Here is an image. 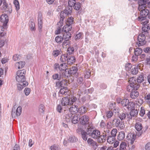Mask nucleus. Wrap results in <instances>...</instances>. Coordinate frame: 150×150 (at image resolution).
I'll use <instances>...</instances> for the list:
<instances>
[{
  "label": "nucleus",
  "instance_id": "nucleus-1",
  "mask_svg": "<svg viewBox=\"0 0 150 150\" xmlns=\"http://www.w3.org/2000/svg\"><path fill=\"white\" fill-rule=\"evenodd\" d=\"M0 21L3 23V26H0V38L6 35V33H3L4 29L7 28V25L8 21V16L6 14H3L1 16Z\"/></svg>",
  "mask_w": 150,
  "mask_h": 150
},
{
  "label": "nucleus",
  "instance_id": "nucleus-2",
  "mask_svg": "<svg viewBox=\"0 0 150 150\" xmlns=\"http://www.w3.org/2000/svg\"><path fill=\"white\" fill-rule=\"evenodd\" d=\"M140 11V16L138 17L139 20L142 21L147 18L150 19V11L145 8L143 7V8L139 10Z\"/></svg>",
  "mask_w": 150,
  "mask_h": 150
},
{
  "label": "nucleus",
  "instance_id": "nucleus-3",
  "mask_svg": "<svg viewBox=\"0 0 150 150\" xmlns=\"http://www.w3.org/2000/svg\"><path fill=\"white\" fill-rule=\"evenodd\" d=\"M26 71L24 69L18 70L16 72V81L18 82L24 83L25 81V75Z\"/></svg>",
  "mask_w": 150,
  "mask_h": 150
},
{
  "label": "nucleus",
  "instance_id": "nucleus-4",
  "mask_svg": "<svg viewBox=\"0 0 150 150\" xmlns=\"http://www.w3.org/2000/svg\"><path fill=\"white\" fill-rule=\"evenodd\" d=\"M22 110V108L21 106H18L16 109L15 106H14L11 112L12 117L15 118L16 116L18 117L20 116Z\"/></svg>",
  "mask_w": 150,
  "mask_h": 150
},
{
  "label": "nucleus",
  "instance_id": "nucleus-5",
  "mask_svg": "<svg viewBox=\"0 0 150 150\" xmlns=\"http://www.w3.org/2000/svg\"><path fill=\"white\" fill-rule=\"evenodd\" d=\"M110 123L113 126L118 127V128L123 129L124 127L123 122L122 121H120V120L118 119H114L112 122H110Z\"/></svg>",
  "mask_w": 150,
  "mask_h": 150
},
{
  "label": "nucleus",
  "instance_id": "nucleus-6",
  "mask_svg": "<svg viewBox=\"0 0 150 150\" xmlns=\"http://www.w3.org/2000/svg\"><path fill=\"white\" fill-rule=\"evenodd\" d=\"M146 35L144 34V33L140 34L137 37V40L139 41L138 43H137L139 46L140 45H143L145 44L146 42L145 41L146 39Z\"/></svg>",
  "mask_w": 150,
  "mask_h": 150
},
{
  "label": "nucleus",
  "instance_id": "nucleus-7",
  "mask_svg": "<svg viewBox=\"0 0 150 150\" xmlns=\"http://www.w3.org/2000/svg\"><path fill=\"white\" fill-rule=\"evenodd\" d=\"M140 85L139 84H134L129 83L127 87V91L129 92H132L135 90H137L139 87Z\"/></svg>",
  "mask_w": 150,
  "mask_h": 150
},
{
  "label": "nucleus",
  "instance_id": "nucleus-8",
  "mask_svg": "<svg viewBox=\"0 0 150 150\" xmlns=\"http://www.w3.org/2000/svg\"><path fill=\"white\" fill-rule=\"evenodd\" d=\"M138 3L139 5L138 7L139 10H140L143 7L145 8L146 6V4H150L148 0H139L138 1Z\"/></svg>",
  "mask_w": 150,
  "mask_h": 150
},
{
  "label": "nucleus",
  "instance_id": "nucleus-9",
  "mask_svg": "<svg viewBox=\"0 0 150 150\" xmlns=\"http://www.w3.org/2000/svg\"><path fill=\"white\" fill-rule=\"evenodd\" d=\"M136 135H137V134L135 135L132 132L128 134V135L127 136L126 139L127 140L129 141L128 142L129 143L131 144L132 145L133 144Z\"/></svg>",
  "mask_w": 150,
  "mask_h": 150
},
{
  "label": "nucleus",
  "instance_id": "nucleus-10",
  "mask_svg": "<svg viewBox=\"0 0 150 150\" xmlns=\"http://www.w3.org/2000/svg\"><path fill=\"white\" fill-rule=\"evenodd\" d=\"M78 69L76 67H73L70 68L69 72L70 76H74L77 78L78 76V73L77 72Z\"/></svg>",
  "mask_w": 150,
  "mask_h": 150
},
{
  "label": "nucleus",
  "instance_id": "nucleus-11",
  "mask_svg": "<svg viewBox=\"0 0 150 150\" xmlns=\"http://www.w3.org/2000/svg\"><path fill=\"white\" fill-rule=\"evenodd\" d=\"M80 123L82 125H86L88 124L89 121V117L88 116L84 115L80 118Z\"/></svg>",
  "mask_w": 150,
  "mask_h": 150
},
{
  "label": "nucleus",
  "instance_id": "nucleus-12",
  "mask_svg": "<svg viewBox=\"0 0 150 150\" xmlns=\"http://www.w3.org/2000/svg\"><path fill=\"white\" fill-rule=\"evenodd\" d=\"M135 127L136 129L138 131V132H137V135L138 137L140 136L142 132L141 130L142 128V124L139 122H137L135 126Z\"/></svg>",
  "mask_w": 150,
  "mask_h": 150
},
{
  "label": "nucleus",
  "instance_id": "nucleus-13",
  "mask_svg": "<svg viewBox=\"0 0 150 150\" xmlns=\"http://www.w3.org/2000/svg\"><path fill=\"white\" fill-rule=\"evenodd\" d=\"M3 8L5 10L6 12L7 13H11L12 10L11 6H8L6 2V0H3Z\"/></svg>",
  "mask_w": 150,
  "mask_h": 150
},
{
  "label": "nucleus",
  "instance_id": "nucleus-14",
  "mask_svg": "<svg viewBox=\"0 0 150 150\" xmlns=\"http://www.w3.org/2000/svg\"><path fill=\"white\" fill-rule=\"evenodd\" d=\"M78 105L74 104V105H73L70 107L69 109V111L71 114H75L78 112L79 109Z\"/></svg>",
  "mask_w": 150,
  "mask_h": 150
},
{
  "label": "nucleus",
  "instance_id": "nucleus-15",
  "mask_svg": "<svg viewBox=\"0 0 150 150\" xmlns=\"http://www.w3.org/2000/svg\"><path fill=\"white\" fill-rule=\"evenodd\" d=\"M64 67L62 71H60L59 73L62 75V78L64 77L65 78H69L70 77V75L69 72V69H65Z\"/></svg>",
  "mask_w": 150,
  "mask_h": 150
},
{
  "label": "nucleus",
  "instance_id": "nucleus-16",
  "mask_svg": "<svg viewBox=\"0 0 150 150\" xmlns=\"http://www.w3.org/2000/svg\"><path fill=\"white\" fill-rule=\"evenodd\" d=\"M149 23V21H147L144 22V24L145 25L144 27H142V33H144V34L146 35H147V34H148V31L150 29V27L147 25H146V24Z\"/></svg>",
  "mask_w": 150,
  "mask_h": 150
},
{
  "label": "nucleus",
  "instance_id": "nucleus-17",
  "mask_svg": "<svg viewBox=\"0 0 150 150\" xmlns=\"http://www.w3.org/2000/svg\"><path fill=\"white\" fill-rule=\"evenodd\" d=\"M69 104L70 105H73L74 104L76 105H79L80 102L79 101L77 100L76 98L74 96H71V97L69 98Z\"/></svg>",
  "mask_w": 150,
  "mask_h": 150
},
{
  "label": "nucleus",
  "instance_id": "nucleus-18",
  "mask_svg": "<svg viewBox=\"0 0 150 150\" xmlns=\"http://www.w3.org/2000/svg\"><path fill=\"white\" fill-rule=\"evenodd\" d=\"M67 82V81L65 79L62 80L60 81H58L56 83V86L59 88L64 87Z\"/></svg>",
  "mask_w": 150,
  "mask_h": 150
},
{
  "label": "nucleus",
  "instance_id": "nucleus-19",
  "mask_svg": "<svg viewBox=\"0 0 150 150\" xmlns=\"http://www.w3.org/2000/svg\"><path fill=\"white\" fill-rule=\"evenodd\" d=\"M42 18L41 14H39L38 19V29L40 32L42 31Z\"/></svg>",
  "mask_w": 150,
  "mask_h": 150
},
{
  "label": "nucleus",
  "instance_id": "nucleus-20",
  "mask_svg": "<svg viewBox=\"0 0 150 150\" xmlns=\"http://www.w3.org/2000/svg\"><path fill=\"white\" fill-rule=\"evenodd\" d=\"M61 103L62 106H66L70 105L69 98L68 97L63 98L61 100Z\"/></svg>",
  "mask_w": 150,
  "mask_h": 150
},
{
  "label": "nucleus",
  "instance_id": "nucleus-21",
  "mask_svg": "<svg viewBox=\"0 0 150 150\" xmlns=\"http://www.w3.org/2000/svg\"><path fill=\"white\" fill-rule=\"evenodd\" d=\"M100 134V132L99 130H95L92 131L90 136L94 139H97Z\"/></svg>",
  "mask_w": 150,
  "mask_h": 150
},
{
  "label": "nucleus",
  "instance_id": "nucleus-22",
  "mask_svg": "<svg viewBox=\"0 0 150 150\" xmlns=\"http://www.w3.org/2000/svg\"><path fill=\"white\" fill-rule=\"evenodd\" d=\"M28 83L27 81L24 82V83H18L17 86L18 90L19 91L22 90L23 88L28 85Z\"/></svg>",
  "mask_w": 150,
  "mask_h": 150
},
{
  "label": "nucleus",
  "instance_id": "nucleus-23",
  "mask_svg": "<svg viewBox=\"0 0 150 150\" xmlns=\"http://www.w3.org/2000/svg\"><path fill=\"white\" fill-rule=\"evenodd\" d=\"M79 111H78V112L81 115H83L88 110V108H87L83 105H81L79 107Z\"/></svg>",
  "mask_w": 150,
  "mask_h": 150
},
{
  "label": "nucleus",
  "instance_id": "nucleus-24",
  "mask_svg": "<svg viewBox=\"0 0 150 150\" xmlns=\"http://www.w3.org/2000/svg\"><path fill=\"white\" fill-rule=\"evenodd\" d=\"M129 112L130 116L129 117V119H132V117H136L138 114V111L137 109H134L131 110Z\"/></svg>",
  "mask_w": 150,
  "mask_h": 150
},
{
  "label": "nucleus",
  "instance_id": "nucleus-25",
  "mask_svg": "<svg viewBox=\"0 0 150 150\" xmlns=\"http://www.w3.org/2000/svg\"><path fill=\"white\" fill-rule=\"evenodd\" d=\"M72 8L68 6L63 11L64 12L65 15H70L72 13Z\"/></svg>",
  "mask_w": 150,
  "mask_h": 150
},
{
  "label": "nucleus",
  "instance_id": "nucleus-26",
  "mask_svg": "<svg viewBox=\"0 0 150 150\" xmlns=\"http://www.w3.org/2000/svg\"><path fill=\"white\" fill-rule=\"evenodd\" d=\"M75 58L72 55L68 56L67 61L68 64H71L74 63L75 61Z\"/></svg>",
  "mask_w": 150,
  "mask_h": 150
},
{
  "label": "nucleus",
  "instance_id": "nucleus-27",
  "mask_svg": "<svg viewBox=\"0 0 150 150\" xmlns=\"http://www.w3.org/2000/svg\"><path fill=\"white\" fill-rule=\"evenodd\" d=\"M65 15V13H64V12H63V11H62L61 13L60 16V20L57 23V25H60L61 26H62L63 25V21L64 20V18L65 17V15Z\"/></svg>",
  "mask_w": 150,
  "mask_h": 150
},
{
  "label": "nucleus",
  "instance_id": "nucleus-28",
  "mask_svg": "<svg viewBox=\"0 0 150 150\" xmlns=\"http://www.w3.org/2000/svg\"><path fill=\"white\" fill-rule=\"evenodd\" d=\"M139 93L135 90L134 91H132L130 94V96L132 99L136 98L139 96Z\"/></svg>",
  "mask_w": 150,
  "mask_h": 150
},
{
  "label": "nucleus",
  "instance_id": "nucleus-29",
  "mask_svg": "<svg viewBox=\"0 0 150 150\" xmlns=\"http://www.w3.org/2000/svg\"><path fill=\"white\" fill-rule=\"evenodd\" d=\"M125 137V133L123 131H121L119 132L117 137V139L119 141H122L124 139Z\"/></svg>",
  "mask_w": 150,
  "mask_h": 150
},
{
  "label": "nucleus",
  "instance_id": "nucleus-30",
  "mask_svg": "<svg viewBox=\"0 0 150 150\" xmlns=\"http://www.w3.org/2000/svg\"><path fill=\"white\" fill-rule=\"evenodd\" d=\"M72 29V27L70 25L67 24L64 25L62 28V30L65 32H69Z\"/></svg>",
  "mask_w": 150,
  "mask_h": 150
},
{
  "label": "nucleus",
  "instance_id": "nucleus-31",
  "mask_svg": "<svg viewBox=\"0 0 150 150\" xmlns=\"http://www.w3.org/2000/svg\"><path fill=\"white\" fill-rule=\"evenodd\" d=\"M135 104L132 102H129L126 108L129 110H131L135 108Z\"/></svg>",
  "mask_w": 150,
  "mask_h": 150
},
{
  "label": "nucleus",
  "instance_id": "nucleus-32",
  "mask_svg": "<svg viewBox=\"0 0 150 150\" xmlns=\"http://www.w3.org/2000/svg\"><path fill=\"white\" fill-rule=\"evenodd\" d=\"M52 78L54 80L58 81H60L62 78V75L60 73H59V74L57 73L54 74L52 76Z\"/></svg>",
  "mask_w": 150,
  "mask_h": 150
},
{
  "label": "nucleus",
  "instance_id": "nucleus-33",
  "mask_svg": "<svg viewBox=\"0 0 150 150\" xmlns=\"http://www.w3.org/2000/svg\"><path fill=\"white\" fill-rule=\"evenodd\" d=\"M63 37L64 40H69L71 37V34L69 32H65L63 34Z\"/></svg>",
  "mask_w": 150,
  "mask_h": 150
},
{
  "label": "nucleus",
  "instance_id": "nucleus-34",
  "mask_svg": "<svg viewBox=\"0 0 150 150\" xmlns=\"http://www.w3.org/2000/svg\"><path fill=\"white\" fill-rule=\"evenodd\" d=\"M25 64V62L24 61H21L18 62L16 64V66L17 67L18 69L23 68Z\"/></svg>",
  "mask_w": 150,
  "mask_h": 150
},
{
  "label": "nucleus",
  "instance_id": "nucleus-35",
  "mask_svg": "<svg viewBox=\"0 0 150 150\" xmlns=\"http://www.w3.org/2000/svg\"><path fill=\"white\" fill-rule=\"evenodd\" d=\"M115 137L111 136L110 134H108V137L107 141L109 143H112L115 142Z\"/></svg>",
  "mask_w": 150,
  "mask_h": 150
},
{
  "label": "nucleus",
  "instance_id": "nucleus-36",
  "mask_svg": "<svg viewBox=\"0 0 150 150\" xmlns=\"http://www.w3.org/2000/svg\"><path fill=\"white\" fill-rule=\"evenodd\" d=\"M129 100L127 99H124L121 101V103L123 107H126L128 103H129Z\"/></svg>",
  "mask_w": 150,
  "mask_h": 150
},
{
  "label": "nucleus",
  "instance_id": "nucleus-37",
  "mask_svg": "<svg viewBox=\"0 0 150 150\" xmlns=\"http://www.w3.org/2000/svg\"><path fill=\"white\" fill-rule=\"evenodd\" d=\"M81 89V91L82 93H86L87 94L91 93L94 91V89L93 88L88 89L87 90H85V89H84L83 88L82 89Z\"/></svg>",
  "mask_w": 150,
  "mask_h": 150
},
{
  "label": "nucleus",
  "instance_id": "nucleus-38",
  "mask_svg": "<svg viewBox=\"0 0 150 150\" xmlns=\"http://www.w3.org/2000/svg\"><path fill=\"white\" fill-rule=\"evenodd\" d=\"M118 113L117 116L118 117L121 119V120L125 119L126 117V115L125 113L123 112H117Z\"/></svg>",
  "mask_w": 150,
  "mask_h": 150
},
{
  "label": "nucleus",
  "instance_id": "nucleus-39",
  "mask_svg": "<svg viewBox=\"0 0 150 150\" xmlns=\"http://www.w3.org/2000/svg\"><path fill=\"white\" fill-rule=\"evenodd\" d=\"M54 70L58 71H62L64 67L61 68L60 66L58 63H56L54 65Z\"/></svg>",
  "mask_w": 150,
  "mask_h": 150
},
{
  "label": "nucleus",
  "instance_id": "nucleus-40",
  "mask_svg": "<svg viewBox=\"0 0 150 150\" xmlns=\"http://www.w3.org/2000/svg\"><path fill=\"white\" fill-rule=\"evenodd\" d=\"M142 52V49L139 48H137L135 49L134 52L135 55L137 56L140 55Z\"/></svg>",
  "mask_w": 150,
  "mask_h": 150
},
{
  "label": "nucleus",
  "instance_id": "nucleus-41",
  "mask_svg": "<svg viewBox=\"0 0 150 150\" xmlns=\"http://www.w3.org/2000/svg\"><path fill=\"white\" fill-rule=\"evenodd\" d=\"M63 39V37L58 35L56 37L55 40L57 43L59 44L62 42Z\"/></svg>",
  "mask_w": 150,
  "mask_h": 150
},
{
  "label": "nucleus",
  "instance_id": "nucleus-42",
  "mask_svg": "<svg viewBox=\"0 0 150 150\" xmlns=\"http://www.w3.org/2000/svg\"><path fill=\"white\" fill-rule=\"evenodd\" d=\"M80 120V118H79L77 115H74L72 119V122L74 124H76L78 123L79 120Z\"/></svg>",
  "mask_w": 150,
  "mask_h": 150
},
{
  "label": "nucleus",
  "instance_id": "nucleus-43",
  "mask_svg": "<svg viewBox=\"0 0 150 150\" xmlns=\"http://www.w3.org/2000/svg\"><path fill=\"white\" fill-rule=\"evenodd\" d=\"M144 77L143 75H140L138 77L136 82L138 83V84H139V83H140L144 81Z\"/></svg>",
  "mask_w": 150,
  "mask_h": 150
},
{
  "label": "nucleus",
  "instance_id": "nucleus-44",
  "mask_svg": "<svg viewBox=\"0 0 150 150\" xmlns=\"http://www.w3.org/2000/svg\"><path fill=\"white\" fill-rule=\"evenodd\" d=\"M68 55L67 54L62 55L60 58L61 61L62 62H66L68 58Z\"/></svg>",
  "mask_w": 150,
  "mask_h": 150
},
{
  "label": "nucleus",
  "instance_id": "nucleus-45",
  "mask_svg": "<svg viewBox=\"0 0 150 150\" xmlns=\"http://www.w3.org/2000/svg\"><path fill=\"white\" fill-rule=\"evenodd\" d=\"M29 24L30 27L32 30H35V23L33 21V20L30 19L29 21Z\"/></svg>",
  "mask_w": 150,
  "mask_h": 150
},
{
  "label": "nucleus",
  "instance_id": "nucleus-46",
  "mask_svg": "<svg viewBox=\"0 0 150 150\" xmlns=\"http://www.w3.org/2000/svg\"><path fill=\"white\" fill-rule=\"evenodd\" d=\"M78 139L73 135L71 136L68 139V141L70 142H76Z\"/></svg>",
  "mask_w": 150,
  "mask_h": 150
},
{
  "label": "nucleus",
  "instance_id": "nucleus-47",
  "mask_svg": "<svg viewBox=\"0 0 150 150\" xmlns=\"http://www.w3.org/2000/svg\"><path fill=\"white\" fill-rule=\"evenodd\" d=\"M13 4L16 7V9L18 11L20 9V5L18 1V0H14L13 1Z\"/></svg>",
  "mask_w": 150,
  "mask_h": 150
},
{
  "label": "nucleus",
  "instance_id": "nucleus-48",
  "mask_svg": "<svg viewBox=\"0 0 150 150\" xmlns=\"http://www.w3.org/2000/svg\"><path fill=\"white\" fill-rule=\"evenodd\" d=\"M81 4L80 2H78L76 3L73 6L74 9L76 10H79L81 7Z\"/></svg>",
  "mask_w": 150,
  "mask_h": 150
},
{
  "label": "nucleus",
  "instance_id": "nucleus-49",
  "mask_svg": "<svg viewBox=\"0 0 150 150\" xmlns=\"http://www.w3.org/2000/svg\"><path fill=\"white\" fill-rule=\"evenodd\" d=\"M76 3V0H69L68 6L72 8Z\"/></svg>",
  "mask_w": 150,
  "mask_h": 150
},
{
  "label": "nucleus",
  "instance_id": "nucleus-50",
  "mask_svg": "<svg viewBox=\"0 0 150 150\" xmlns=\"http://www.w3.org/2000/svg\"><path fill=\"white\" fill-rule=\"evenodd\" d=\"M83 78L82 77H80L77 78V84L79 85L83 84Z\"/></svg>",
  "mask_w": 150,
  "mask_h": 150
},
{
  "label": "nucleus",
  "instance_id": "nucleus-51",
  "mask_svg": "<svg viewBox=\"0 0 150 150\" xmlns=\"http://www.w3.org/2000/svg\"><path fill=\"white\" fill-rule=\"evenodd\" d=\"M74 51V47H69L67 51V54L68 55V54H69V55L70 54H71Z\"/></svg>",
  "mask_w": 150,
  "mask_h": 150
},
{
  "label": "nucleus",
  "instance_id": "nucleus-52",
  "mask_svg": "<svg viewBox=\"0 0 150 150\" xmlns=\"http://www.w3.org/2000/svg\"><path fill=\"white\" fill-rule=\"evenodd\" d=\"M74 18L72 17H69L67 19V24L71 25L73 23Z\"/></svg>",
  "mask_w": 150,
  "mask_h": 150
},
{
  "label": "nucleus",
  "instance_id": "nucleus-53",
  "mask_svg": "<svg viewBox=\"0 0 150 150\" xmlns=\"http://www.w3.org/2000/svg\"><path fill=\"white\" fill-rule=\"evenodd\" d=\"M60 51L59 50H54L52 52V55L54 57H57L59 54Z\"/></svg>",
  "mask_w": 150,
  "mask_h": 150
},
{
  "label": "nucleus",
  "instance_id": "nucleus-54",
  "mask_svg": "<svg viewBox=\"0 0 150 150\" xmlns=\"http://www.w3.org/2000/svg\"><path fill=\"white\" fill-rule=\"evenodd\" d=\"M117 132V130L116 129H114L112 130L110 132V135L115 137Z\"/></svg>",
  "mask_w": 150,
  "mask_h": 150
},
{
  "label": "nucleus",
  "instance_id": "nucleus-55",
  "mask_svg": "<svg viewBox=\"0 0 150 150\" xmlns=\"http://www.w3.org/2000/svg\"><path fill=\"white\" fill-rule=\"evenodd\" d=\"M126 143L125 142H122L120 145V150H124L126 149Z\"/></svg>",
  "mask_w": 150,
  "mask_h": 150
},
{
  "label": "nucleus",
  "instance_id": "nucleus-56",
  "mask_svg": "<svg viewBox=\"0 0 150 150\" xmlns=\"http://www.w3.org/2000/svg\"><path fill=\"white\" fill-rule=\"evenodd\" d=\"M88 135L86 132L84 131L83 133L81 134V137L82 139L86 141L87 140L88 137L87 136V135Z\"/></svg>",
  "mask_w": 150,
  "mask_h": 150
},
{
  "label": "nucleus",
  "instance_id": "nucleus-57",
  "mask_svg": "<svg viewBox=\"0 0 150 150\" xmlns=\"http://www.w3.org/2000/svg\"><path fill=\"white\" fill-rule=\"evenodd\" d=\"M30 88H26L24 91V92L26 96H28L30 93Z\"/></svg>",
  "mask_w": 150,
  "mask_h": 150
},
{
  "label": "nucleus",
  "instance_id": "nucleus-58",
  "mask_svg": "<svg viewBox=\"0 0 150 150\" xmlns=\"http://www.w3.org/2000/svg\"><path fill=\"white\" fill-rule=\"evenodd\" d=\"M67 92V88L63 87L59 91L60 93L62 94H64Z\"/></svg>",
  "mask_w": 150,
  "mask_h": 150
},
{
  "label": "nucleus",
  "instance_id": "nucleus-59",
  "mask_svg": "<svg viewBox=\"0 0 150 150\" xmlns=\"http://www.w3.org/2000/svg\"><path fill=\"white\" fill-rule=\"evenodd\" d=\"M82 126H80L78 127V128L76 129V132L79 134H81L84 131L83 130V129L81 128Z\"/></svg>",
  "mask_w": 150,
  "mask_h": 150
},
{
  "label": "nucleus",
  "instance_id": "nucleus-60",
  "mask_svg": "<svg viewBox=\"0 0 150 150\" xmlns=\"http://www.w3.org/2000/svg\"><path fill=\"white\" fill-rule=\"evenodd\" d=\"M129 83L137 84L136 83V79L134 77L130 78L129 79Z\"/></svg>",
  "mask_w": 150,
  "mask_h": 150
},
{
  "label": "nucleus",
  "instance_id": "nucleus-61",
  "mask_svg": "<svg viewBox=\"0 0 150 150\" xmlns=\"http://www.w3.org/2000/svg\"><path fill=\"white\" fill-rule=\"evenodd\" d=\"M64 40L65 41L63 42L62 44L63 46L67 45L69 46L70 45V41L69 40Z\"/></svg>",
  "mask_w": 150,
  "mask_h": 150
},
{
  "label": "nucleus",
  "instance_id": "nucleus-62",
  "mask_svg": "<svg viewBox=\"0 0 150 150\" xmlns=\"http://www.w3.org/2000/svg\"><path fill=\"white\" fill-rule=\"evenodd\" d=\"M106 115L107 117L110 118L113 116V113L112 111L109 110L106 112Z\"/></svg>",
  "mask_w": 150,
  "mask_h": 150
},
{
  "label": "nucleus",
  "instance_id": "nucleus-63",
  "mask_svg": "<svg viewBox=\"0 0 150 150\" xmlns=\"http://www.w3.org/2000/svg\"><path fill=\"white\" fill-rule=\"evenodd\" d=\"M97 141L98 142L102 143L105 142V139H103L102 135H99V136L97 138Z\"/></svg>",
  "mask_w": 150,
  "mask_h": 150
},
{
  "label": "nucleus",
  "instance_id": "nucleus-64",
  "mask_svg": "<svg viewBox=\"0 0 150 150\" xmlns=\"http://www.w3.org/2000/svg\"><path fill=\"white\" fill-rule=\"evenodd\" d=\"M138 69L137 68L134 67V68H133L131 70V72L132 74H136L138 73Z\"/></svg>",
  "mask_w": 150,
  "mask_h": 150
}]
</instances>
